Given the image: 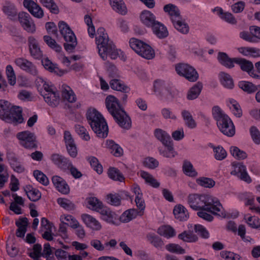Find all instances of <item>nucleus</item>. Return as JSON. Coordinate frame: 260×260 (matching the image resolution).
I'll use <instances>...</instances> for the list:
<instances>
[{
    "label": "nucleus",
    "instance_id": "nucleus-20",
    "mask_svg": "<svg viewBox=\"0 0 260 260\" xmlns=\"http://www.w3.org/2000/svg\"><path fill=\"white\" fill-rule=\"evenodd\" d=\"M86 116L89 124L90 126L93 127H95V123L97 124V121L100 123V119L103 117V115L94 108L88 109Z\"/></svg>",
    "mask_w": 260,
    "mask_h": 260
},
{
    "label": "nucleus",
    "instance_id": "nucleus-18",
    "mask_svg": "<svg viewBox=\"0 0 260 260\" xmlns=\"http://www.w3.org/2000/svg\"><path fill=\"white\" fill-rule=\"evenodd\" d=\"M238 57L231 58L225 52H219L217 55V59L219 62L223 66L232 69L235 67Z\"/></svg>",
    "mask_w": 260,
    "mask_h": 260
},
{
    "label": "nucleus",
    "instance_id": "nucleus-22",
    "mask_svg": "<svg viewBox=\"0 0 260 260\" xmlns=\"http://www.w3.org/2000/svg\"><path fill=\"white\" fill-rule=\"evenodd\" d=\"M45 102L52 107H55L58 105L60 101L59 94L57 91H51L43 95Z\"/></svg>",
    "mask_w": 260,
    "mask_h": 260
},
{
    "label": "nucleus",
    "instance_id": "nucleus-23",
    "mask_svg": "<svg viewBox=\"0 0 260 260\" xmlns=\"http://www.w3.org/2000/svg\"><path fill=\"white\" fill-rule=\"evenodd\" d=\"M164 10L169 14L172 22L176 20L178 21L179 19H182L178 8L173 4H170L165 5L164 7Z\"/></svg>",
    "mask_w": 260,
    "mask_h": 260
},
{
    "label": "nucleus",
    "instance_id": "nucleus-24",
    "mask_svg": "<svg viewBox=\"0 0 260 260\" xmlns=\"http://www.w3.org/2000/svg\"><path fill=\"white\" fill-rule=\"evenodd\" d=\"M154 34L159 39H164L168 37L169 32L167 27L161 23L157 21L151 27Z\"/></svg>",
    "mask_w": 260,
    "mask_h": 260
},
{
    "label": "nucleus",
    "instance_id": "nucleus-28",
    "mask_svg": "<svg viewBox=\"0 0 260 260\" xmlns=\"http://www.w3.org/2000/svg\"><path fill=\"white\" fill-rule=\"evenodd\" d=\"M175 218L180 221L186 220L189 215L186 209L181 205L176 206L173 210Z\"/></svg>",
    "mask_w": 260,
    "mask_h": 260
},
{
    "label": "nucleus",
    "instance_id": "nucleus-57",
    "mask_svg": "<svg viewBox=\"0 0 260 260\" xmlns=\"http://www.w3.org/2000/svg\"><path fill=\"white\" fill-rule=\"evenodd\" d=\"M33 174L35 178L40 183L45 186L49 184V181L47 177L41 171L35 170Z\"/></svg>",
    "mask_w": 260,
    "mask_h": 260
},
{
    "label": "nucleus",
    "instance_id": "nucleus-21",
    "mask_svg": "<svg viewBox=\"0 0 260 260\" xmlns=\"http://www.w3.org/2000/svg\"><path fill=\"white\" fill-rule=\"evenodd\" d=\"M140 19L144 25L150 27H152L157 22L154 15L147 10H144L141 13Z\"/></svg>",
    "mask_w": 260,
    "mask_h": 260
},
{
    "label": "nucleus",
    "instance_id": "nucleus-44",
    "mask_svg": "<svg viewBox=\"0 0 260 260\" xmlns=\"http://www.w3.org/2000/svg\"><path fill=\"white\" fill-rule=\"evenodd\" d=\"M12 107L7 101L0 100V118L3 120Z\"/></svg>",
    "mask_w": 260,
    "mask_h": 260
},
{
    "label": "nucleus",
    "instance_id": "nucleus-48",
    "mask_svg": "<svg viewBox=\"0 0 260 260\" xmlns=\"http://www.w3.org/2000/svg\"><path fill=\"white\" fill-rule=\"evenodd\" d=\"M164 145L166 147L167 149L162 150L161 149H159V151L160 153L166 157L171 158L174 157L176 155V153L174 150L172 142Z\"/></svg>",
    "mask_w": 260,
    "mask_h": 260
},
{
    "label": "nucleus",
    "instance_id": "nucleus-10",
    "mask_svg": "<svg viewBox=\"0 0 260 260\" xmlns=\"http://www.w3.org/2000/svg\"><path fill=\"white\" fill-rule=\"evenodd\" d=\"M236 64H238L242 71L247 72L252 78L260 79V75L255 73L252 62L243 58L238 57Z\"/></svg>",
    "mask_w": 260,
    "mask_h": 260
},
{
    "label": "nucleus",
    "instance_id": "nucleus-56",
    "mask_svg": "<svg viewBox=\"0 0 260 260\" xmlns=\"http://www.w3.org/2000/svg\"><path fill=\"white\" fill-rule=\"evenodd\" d=\"M57 203L63 208L68 210H74L75 208V206L69 200L66 198H58L57 199Z\"/></svg>",
    "mask_w": 260,
    "mask_h": 260
},
{
    "label": "nucleus",
    "instance_id": "nucleus-32",
    "mask_svg": "<svg viewBox=\"0 0 260 260\" xmlns=\"http://www.w3.org/2000/svg\"><path fill=\"white\" fill-rule=\"evenodd\" d=\"M3 11L11 19L16 18L17 15V10L14 5L9 2L5 3L3 7Z\"/></svg>",
    "mask_w": 260,
    "mask_h": 260
},
{
    "label": "nucleus",
    "instance_id": "nucleus-1",
    "mask_svg": "<svg viewBox=\"0 0 260 260\" xmlns=\"http://www.w3.org/2000/svg\"><path fill=\"white\" fill-rule=\"evenodd\" d=\"M188 203L194 210H205L214 215L225 218L226 212L219 201L207 194H192L188 197Z\"/></svg>",
    "mask_w": 260,
    "mask_h": 260
},
{
    "label": "nucleus",
    "instance_id": "nucleus-27",
    "mask_svg": "<svg viewBox=\"0 0 260 260\" xmlns=\"http://www.w3.org/2000/svg\"><path fill=\"white\" fill-rule=\"evenodd\" d=\"M112 9L121 15H125L127 13L126 7L122 0H109Z\"/></svg>",
    "mask_w": 260,
    "mask_h": 260
},
{
    "label": "nucleus",
    "instance_id": "nucleus-61",
    "mask_svg": "<svg viewBox=\"0 0 260 260\" xmlns=\"http://www.w3.org/2000/svg\"><path fill=\"white\" fill-rule=\"evenodd\" d=\"M165 88L164 81L159 79L154 81L153 91L157 95L160 96Z\"/></svg>",
    "mask_w": 260,
    "mask_h": 260
},
{
    "label": "nucleus",
    "instance_id": "nucleus-11",
    "mask_svg": "<svg viewBox=\"0 0 260 260\" xmlns=\"http://www.w3.org/2000/svg\"><path fill=\"white\" fill-rule=\"evenodd\" d=\"M24 7L29 12L37 18H41L44 16V12L41 7L32 0H24Z\"/></svg>",
    "mask_w": 260,
    "mask_h": 260
},
{
    "label": "nucleus",
    "instance_id": "nucleus-14",
    "mask_svg": "<svg viewBox=\"0 0 260 260\" xmlns=\"http://www.w3.org/2000/svg\"><path fill=\"white\" fill-rule=\"evenodd\" d=\"M50 159L55 165L63 170L69 169L71 166V162L68 158L58 153L52 154Z\"/></svg>",
    "mask_w": 260,
    "mask_h": 260
},
{
    "label": "nucleus",
    "instance_id": "nucleus-31",
    "mask_svg": "<svg viewBox=\"0 0 260 260\" xmlns=\"http://www.w3.org/2000/svg\"><path fill=\"white\" fill-rule=\"evenodd\" d=\"M140 49L142 52H139L138 54L142 57L147 59H150L154 57L155 53L154 50L147 44L144 43V45L142 47H140Z\"/></svg>",
    "mask_w": 260,
    "mask_h": 260
},
{
    "label": "nucleus",
    "instance_id": "nucleus-49",
    "mask_svg": "<svg viewBox=\"0 0 260 260\" xmlns=\"http://www.w3.org/2000/svg\"><path fill=\"white\" fill-rule=\"evenodd\" d=\"M44 42L51 49L54 50L57 52H60L61 47L58 44L54 39H53L49 36H44L43 37Z\"/></svg>",
    "mask_w": 260,
    "mask_h": 260
},
{
    "label": "nucleus",
    "instance_id": "nucleus-25",
    "mask_svg": "<svg viewBox=\"0 0 260 260\" xmlns=\"http://www.w3.org/2000/svg\"><path fill=\"white\" fill-rule=\"evenodd\" d=\"M82 219L85 224L92 230L98 231L101 229L100 222L92 216L88 214H83L82 215Z\"/></svg>",
    "mask_w": 260,
    "mask_h": 260
},
{
    "label": "nucleus",
    "instance_id": "nucleus-35",
    "mask_svg": "<svg viewBox=\"0 0 260 260\" xmlns=\"http://www.w3.org/2000/svg\"><path fill=\"white\" fill-rule=\"evenodd\" d=\"M88 208L100 212L103 208V203L95 197H90L86 199Z\"/></svg>",
    "mask_w": 260,
    "mask_h": 260
},
{
    "label": "nucleus",
    "instance_id": "nucleus-39",
    "mask_svg": "<svg viewBox=\"0 0 260 260\" xmlns=\"http://www.w3.org/2000/svg\"><path fill=\"white\" fill-rule=\"evenodd\" d=\"M146 238L152 245L157 248H161L164 244L161 239L153 233L147 234Z\"/></svg>",
    "mask_w": 260,
    "mask_h": 260
},
{
    "label": "nucleus",
    "instance_id": "nucleus-15",
    "mask_svg": "<svg viewBox=\"0 0 260 260\" xmlns=\"http://www.w3.org/2000/svg\"><path fill=\"white\" fill-rule=\"evenodd\" d=\"M100 121H101L100 123L97 121V124L95 123V127H90L98 137L105 138L107 137L108 134V126L104 117L100 119Z\"/></svg>",
    "mask_w": 260,
    "mask_h": 260
},
{
    "label": "nucleus",
    "instance_id": "nucleus-7",
    "mask_svg": "<svg viewBox=\"0 0 260 260\" xmlns=\"http://www.w3.org/2000/svg\"><path fill=\"white\" fill-rule=\"evenodd\" d=\"M18 19L21 27L26 32L34 34L36 32V24L30 15L25 12H21L18 14Z\"/></svg>",
    "mask_w": 260,
    "mask_h": 260
},
{
    "label": "nucleus",
    "instance_id": "nucleus-51",
    "mask_svg": "<svg viewBox=\"0 0 260 260\" xmlns=\"http://www.w3.org/2000/svg\"><path fill=\"white\" fill-rule=\"evenodd\" d=\"M196 182L199 185L206 188H212L215 184V182L212 179L207 177L199 178L197 179Z\"/></svg>",
    "mask_w": 260,
    "mask_h": 260
},
{
    "label": "nucleus",
    "instance_id": "nucleus-63",
    "mask_svg": "<svg viewBox=\"0 0 260 260\" xmlns=\"http://www.w3.org/2000/svg\"><path fill=\"white\" fill-rule=\"evenodd\" d=\"M109 76L113 79L119 78L118 70L115 66L111 62L106 63Z\"/></svg>",
    "mask_w": 260,
    "mask_h": 260
},
{
    "label": "nucleus",
    "instance_id": "nucleus-37",
    "mask_svg": "<svg viewBox=\"0 0 260 260\" xmlns=\"http://www.w3.org/2000/svg\"><path fill=\"white\" fill-rule=\"evenodd\" d=\"M108 175L110 178L115 181L122 182L125 179L120 171L114 167H110L108 169Z\"/></svg>",
    "mask_w": 260,
    "mask_h": 260
},
{
    "label": "nucleus",
    "instance_id": "nucleus-2",
    "mask_svg": "<svg viewBox=\"0 0 260 260\" xmlns=\"http://www.w3.org/2000/svg\"><path fill=\"white\" fill-rule=\"evenodd\" d=\"M106 106L117 124L122 128L128 129L132 126L130 117L120 105L119 100L113 95H108L106 99Z\"/></svg>",
    "mask_w": 260,
    "mask_h": 260
},
{
    "label": "nucleus",
    "instance_id": "nucleus-43",
    "mask_svg": "<svg viewBox=\"0 0 260 260\" xmlns=\"http://www.w3.org/2000/svg\"><path fill=\"white\" fill-rule=\"evenodd\" d=\"M219 77L221 82L224 87L229 88H232L233 87V80L229 74L224 72H220Z\"/></svg>",
    "mask_w": 260,
    "mask_h": 260
},
{
    "label": "nucleus",
    "instance_id": "nucleus-26",
    "mask_svg": "<svg viewBox=\"0 0 260 260\" xmlns=\"http://www.w3.org/2000/svg\"><path fill=\"white\" fill-rule=\"evenodd\" d=\"M118 78H114L110 81V85L111 88L124 93L128 92L129 91V88L125 85L123 81Z\"/></svg>",
    "mask_w": 260,
    "mask_h": 260
},
{
    "label": "nucleus",
    "instance_id": "nucleus-4",
    "mask_svg": "<svg viewBox=\"0 0 260 260\" xmlns=\"http://www.w3.org/2000/svg\"><path fill=\"white\" fill-rule=\"evenodd\" d=\"M59 30L64 40L67 42L63 44L65 50L69 52H72L75 49L77 45L76 37L70 26L64 21H60L58 24Z\"/></svg>",
    "mask_w": 260,
    "mask_h": 260
},
{
    "label": "nucleus",
    "instance_id": "nucleus-50",
    "mask_svg": "<svg viewBox=\"0 0 260 260\" xmlns=\"http://www.w3.org/2000/svg\"><path fill=\"white\" fill-rule=\"evenodd\" d=\"M43 6L48 8L52 13L57 14L59 13V8L53 0H40Z\"/></svg>",
    "mask_w": 260,
    "mask_h": 260
},
{
    "label": "nucleus",
    "instance_id": "nucleus-64",
    "mask_svg": "<svg viewBox=\"0 0 260 260\" xmlns=\"http://www.w3.org/2000/svg\"><path fill=\"white\" fill-rule=\"evenodd\" d=\"M215 158L219 160L225 158L227 155L226 151L221 146H218L214 149Z\"/></svg>",
    "mask_w": 260,
    "mask_h": 260
},
{
    "label": "nucleus",
    "instance_id": "nucleus-36",
    "mask_svg": "<svg viewBox=\"0 0 260 260\" xmlns=\"http://www.w3.org/2000/svg\"><path fill=\"white\" fill-rule=\"evenodd\" d=\"M238 86L239 88L248 93H254L258 89L257 86L252 82L246 81H240L238 83Z\"/></svg>",
    "mask_w": 260,
    "mask_h": 260
},
{
    "label": "nucleus",
    "instance_id": "nucleus-52",
    "mask_svg": "<svg viewBox=\"0 0 260 260\" xmlns=\"http://www.w3.org/2000/svg\"><path fill=\"white\" fill-rule=\"evenodd\" d=\"M107 202L111 205L118 206L121 204V197L118 193H109L106 197Z\"/></svg>",
    "mask_w": 260,
    "mask_h": 260
},
{
    "label": "nucleus",
    "instance_id": "nucleus-47",
    "mask_svg": "<svg viewBox=\"0 0 260 260\" xmlns=\"http://www.w3.org/2000/svg\"><path fill=\"white\" fill-rule=\"evenodd\" d=\"M178 238L186 242H194L198 240V237L192 232L184 231L178 235Z\"/></svg>",
    "mask_w": 260,
    "mask_h": 260
},
{
    "label": "nucleus",
    "instance_id": "nucleus-30",
    "mask_svg": "<svg viewBox=\"0 0 260 260\" xmlns=\"http://www.w3.org/2000/svg\"><path fill=\"white\" fill-rule=\"evenodd\" d=\"M61 89V95L63 100H67L70 103H73L76 101V95L69 86L64 84L62 86Z\"/></svg>",
    "mask_w": 260,
    "mask_h": 260
},
{
    "label": "nucleus",
    "instance_id": "nucleus-55",
    "mask_svg": "<svg viewBox=\"0 0 260 260\" xmlns=\"http://www.w3.org/2000/svg\"><path fill=\"white\" fill-rule=\"evenodd\" d=\"M182 19H178L173 22V24L175 27L182 34H186L189 31L188 25L184 22L181 21Z\"/></svg>",
    "mask_w": 260,
    "mask_h": 260
},
{
    "label": "nucleus",
    "instance_id": "nucleus-34",
    "mask_svg": "<svg viewBox=\"0 0 260 260\" xmlns=\"http://www.w3.org/2000/svg\"><path fill=\"white\" fill-rule=\"evenodd\" d=\"M203 87L201 82H198L193 86L188 91L187 98L189 100H192L197 99L200 94Z\"/></svg>",
    "mask_w": 260,
    "mask_h": 260
},
{
    "label": "nucleus",
    "instance_id": "nucleus-8",
    "mask_svg": "<svg viewBox=\"0 0 260 260\" xmlns=\"http://www.w3.org/2000/svg\"><path fill=\"white\" fill-rule=\"evenodd\" d=\"M217 125L220 131L224 135L232 137L235 134V126L228 116H223V118L218 120Z\"/></svg>",
    "mask_w": 260,
    "mask_h": 260
},
{
    "label": "nucleus",
    "instance_id": "nucleus-42",
    "mask_svg": "<svg viewBox=\"0 0 260 260\" xmlns=\"http://www.w3.org/2000/svg\"><path fill=\"white\" fill-rule=\"evenodd\" d=\"M182 169L184 173L187 176L194 177L198 175V173L193 168L192 165L189 161L186 160L184 161Z\"/></svg>",
    "mask_w": 260,
    "mask_h": 260
},
{
    "label": "nucleus",
    "instance_id": "nucleus-6",
    "mask_svg": "<svg viewBox=\"0 0 260 260\" xmlns=\"http://www.w3.org/2000/svg\"><path fill=\"white\" fill-rule=\"evenodd\" d=\"M17 138L20 141V145L25 148L31 149L37 148L36 137L33 133L28 131L19 132L17 134Z\"/></svg>",
    "mask_w": 260,
    "mask_h": 260
},
{
    "label": "nucleus",
    "instance_id": "nucleus-40",
    "mask_svg": "<svg viewBox=\"0 0 260 260\" xmlns=\"http://www.w3.org/2000/svg\"><path fill=\"white\" fill-rule=\"evenodd\" d=\"M154 134L156 138L160 141L163 144H167L172 142L170 136L165 131L161 129H156Z\"/></svg>",
    "mask_w": 260,
    "mask_h": 260
},
{
    "label": "nucleus",
    "instance_id": "nucleus-29",
    "mask_svg": "<svg viewBox=\"0 0 260 260\" xmlns=\"http://www.w3.org/2000/svg\"><path fill=\"white\" fill-rule=\"evenodd\" d=\"M27 224L28 219L26 217L21 218H20V221L16 222V225L18 228L16 232L17 237L20 238L24 237Z\"/></svg>",
    "mask_w": 260,
    "mask_h": 260
},
{
    "label": "nucleus",
    "instance_id": "nucleus-16",
    "mask_svg": "<svg viewBox=\"0 0 260 260\" xmlns=\"http://www.w3.org/2000/svg\"><path fill=\"white\" fill-rule=\"evenodd\" d=\"M28 42L31 56L36 59H41L43 56V53L37 41L33 37H30L28 38Z\"/></svg>",
    "mask_w": 260,
    "mask_h": 260
},
{
    "label": "nucleus",
    "instance_id": "nucleus-41",
    "mask_svg": "<svg viewBox=\"0 0 260 260\" xmlns=\"http://www.w3.org/2000/svg\"><path fill=\"white\" fill-rule=\"evenodd\" d=\"M140 175L142 178L145 179L146 183L149 184L152 187L157 188L159 186V183L148 173L144 171H141Z\"/></svg>",
    "mask_w": 260,
    "mask_h": 260
},
{
    "label": "nucleus",
    "instance_id": "nucleus-46",
    "mask_svg": "<svg viewBox=\"0 0 260 260\" xmlns=\"http://www.w3.org/2000/svg\"><path fill=\"white\" fill-rule=\"evenodd\" d=\"M181 114L183 119L185 121V124L189 128H193L196 127V122L189 111L187 110H183Z\"/></svg>",
    "mask_w": 260,
    "mask_h": 260
},
{
    "label": "nucleus",
    "instance_id": "nucleus-58",
    "mask_svg": "<svg viewBox=\"0 0 260 260\" xmlns=\"http://www.w3.org/2000/svg\"><path fill=\"white\" fill-rule=\"evenodd\" d=\"M129 43L131 48L138 54L139 52H142L140 48V47H142L143 45H144V42L139 39L133 38L130 39Z\"/></svg>",
    "mask_w": 260,
    "mask_h": 260
},
{
    "label": "nucleus",
    "instance_id": "nucleus-9",
    "mask_svg": "<svg viewBox=\"0 0 260 260\" xmlns=\"http://www.w3.org/2000/svg\"><path fill=\"white\" fill-rule=\"evenodd\" d=\"M7 123L17 125L23 122L24 118L22 116V110L19 107H13L8 114L3 119Z\"/></svg>",
    "mask_w": 260,
    "mask_h": 260
},
{
    "label": "nucleus",
    "instance_id": "nucleus-38",
    "mask_svg": "<svg viewBox=\"0 0 260 260\" xmlns=\"http://www.w3.org/2000/svg\"><path fill=\"white\" fill-rule=\"evenodd\" d=\"M100 213L103 215L104 219L109 223H114L117 219V215L108 208H103Z\"/></svg>",
    "mask_w": 260,
    "mask_h": 260
},
{
    "label": "nucleus",
    "instance_id": "nucleus-17",
    "mask_svg": "<svg viewBox=\"0 0 260 260\" xmlns=\"http://www.w3.org/2000/svg\"><path fill=\"white\" fill-rule=\"evenodd\" d=\"M235 170L231 172L232 175H237L240 174L238 177L242 180L247 183H250L252 181L251 178L246 172V166L242 162H238L236 165H233Z\"/></svg>",
    "mask_w": 260,
    "mask_h": 260
},
{
    "label": "nucleus",
    "instance_id": "nucleus-3",
    "mask_svg": "<svg viewBox=\"0 0 260 260\" xmlns=\"http://www.w3.org/2000/svg\"><path fill=\"white\" fill-rule=\"evenodd\" d=\"M105 32V29L103 27H100L97 30L96 44L99 54L104 60L106 59L107 55H109L111 59H115L118 57L119 54L113 42L109 40L108 34Z\"/></svg>",
    "mask_w": 260,
    "mask_h": 260
},
{
    "label": "nucleus",
    "instance_id": "nucleus-19",
    "mask_svg": "<svg viewBox=\"0 0 260 260\" xmlns=\"http://www.w3.org/2000/svg\"><path fill=\"white\" fill-rule=\"evenodd\" d=\"M52 181L58 191L65 194L69 193V186L63 178L58 176H54L52 178Z\"/></svg>",
    "mask_w": 260,
    "mask_h": 260
},
{
    "label": "nucleus",
    "instance_id": "nucleus-59",
    "mask_svg": "<svg viewBox=\"0 0 260 260\" xmlns=\"http://www.w3.org/2000/svg\"><path fill=\"white\" fill-rule=\"evenodd\" d=\"M6 72L9 83L11 85H14L16 83V76L12 66L8 65L7 66Z\"/></svg>",
    "mask_w": 260,
    "mask_h": 260
},
{
    "label": "nucleus",
    "instance_id": "nucleus-62",
    "mask_svg": "<svg viewBox=\"0 0 260 260\" xmlns=\"http://www.w3.org/2000/svg\"><path fill=\"white\" fill-rule=\"evenodd\" d=\"M166 248L167 250L172 253L184 254L185 252V249L178 244H169L166 245Z\"/></svg>",
    "mask_w": 260,
    "mask_h": 260
},
{
    "label": "nucleus",
    "instance_id": "nucleus-60",
    "mask_svg": "<svg viewBox=\"0 0 260 260\" xmlns=\"http://www.w3.org/2000/svg\"><path fill=\"white\" fill-rule=\"evenodd\" d=\"M91 166L99 174H101L103 171L102 166L99 163L98 159L94 157L91 156L88 158Z\"/></svg>",
    "mask_w": 260,
    "mask_h": 260
},
{
    "label": "nucleus",
    "instance_id": "nucleus-45",
    "mask_svg": "<svg viewBox=\"0 0 260 260\" xmlns=\"http://www.w3.org/2000/svg\"><path fill=\"white\" fill-rule=\"evenodd\" d=\"M108 147L111 150V153L114 156L119 157L123 154L122 149L112 140L108 141L107 142Z\"/></svg>",
    "mask_w": 260,
    "mask_h": 260
},
{
    "label": "nucleus",
    "instance_id": "nucleus-5",
    "mask_svg": "<svg viewBox=\"0 0 260 260\" xmlns=\"http://www.w3.org/2000/svg\"><path fill=\"white\" fill-rule=\"evenodd\" d=\"M177 74L184 77L188 81L194 82L198 79L199 76L196 70L188 64L180 63L176 65Z\"/></svg>",
    "mask_w": 260,
    "mask_h": 260
},
{
    "label": "nucleus",
    "instance_id": "nucleus-53",
    "mask_svg": "<svg viewBox=\"0 0 260 260\" xmlns=\"http://www.w3.org/2000/svg\"><path fill=\"white\" fill-rule=\"evenodd\" d=\"M158 233L167 238L174 237L175 235L174 229L171 226H164L158 229Z\"/></svg>",
    "mask_w": 260,
    "mask_h": 260
},
{
    "label": "nucleus",
    "instance_id": "nucleus-12",
    "mask_svg": "<svg viewBox=\"0 0 260 260\" xmlns=\"http://www.w3.org/2000/svg\"><path fill=\"white\" fill-rule=\"evenodd\" d=\"M64 141L68 153L73 158H75L78 153L76 145L72 135L69 131L64 132Z\"/></svg>",
    "mask_w": 260,
    "mask_h": 260
},
{
    "label": "nucleus",
    "instance_id": "nucleus-13",
    "mask_svg": "<svg viewBox=\"0 0 260 260\" xmlns=\"http://www.w3.org/2000/svg\"><path fill=\"white\" fill-rule=\"evenodd\" d=\"M16 64L21 69L25 72L36 76L38 74V71L36 66L30 61L22 57L16 58L15 60Z\"/></svg>",
    "mask_w": 260,
    "mask_h": 260
},
{
    "label": "nucleus",
    "instance_id": "nucleus-33",
    "mask_svg": "<svg viewBox=\"0 0 260 260\" xmlns=\"http://www.w3.org/2000/svg\"><path fill=\"white\" fill-rule=\"evenodd\" d=\"M139 212L137 209H128L122 213L119 219L122 222H128L132 220L133 219L136 218Z\"/></svg>",
    "mask_w": 260,
    "mask_h": 260
},
{
    "label": "nucleus",
    "instance_id": "nucleus-54",
    "mask_svg": "<svg viewBox=\"0 0 260 260\" xmlns=\"http://www.w3.org/2000/svg\"><path fill=\"white\" fill-rule=\"evenodd\" d=\"M231 153L232 155L237 159H244L247 157L246 153L240 150L236 146H232L231 148Z\"/></svg>",
    "mask_w": 260,
    "mask_h": 260
}]
</instances>
